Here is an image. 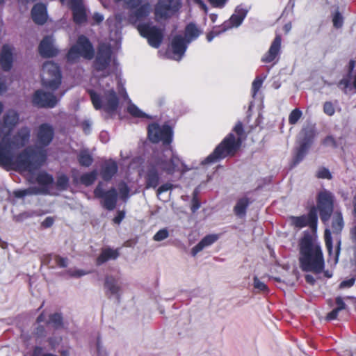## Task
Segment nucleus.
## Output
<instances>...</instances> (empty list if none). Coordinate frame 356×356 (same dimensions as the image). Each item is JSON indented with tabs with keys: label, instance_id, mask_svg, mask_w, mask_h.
<instances>
[{
	"label": "nucleus",
	"instance_id": "09e8293b",
	"mask_svg": "<svg viewBox=\"0 0 356 356\" xmlns=\"http://www.w3.org/2000/svg\"><path fill=\"white\" fill-rule=\"evenodd\" d=\"M120 197L122 200H126L129 195V189L124 184L119 185Z\"/></svg>",
	"mask_w": 356,
	"mask_h": 356
},
{
	"label": "nucleus",
	"instance_id": "cd10ccee",
	"mask_svg": "<svg viewBox=\"0 0 356 356\" xmlns=\"http://www.w3.org/2000/svg\"><path fill=\"white\" fill-rule=\"evenodd\" d=\"M118 257V252L116 250L110 248L104 249L97 258V264H102L109 259H115Z\"/></svg>",
	"mask_w": 356,
	"mask_h": 356
},
{
	"label": "nucleus",
	"instance_id": "4c0bfd02",
	"mask_svg": "<svg viewBox=\"0 0 356 356\" xmlns=\"http://www.w3.org/2000/svg\"><path fill=\"white\" fill-rule=\"evenodd\" d=\"M169 236L167 229H162L158 231L154 236L153 239L155 241H161L167 238Z\"/></svg>",
	"mask_w": 356,
	"mask_h": 356
},
{
	"label": "nucleus",
	"instance_id": "5701e85b",
	"mask_svg": "<svg viewBox=\"0 0 356 356\" xmlns=\"http://www.w3.org/2000/svg\"><path fill=\"white\" fill-rule=\"evenodd\" d=\"M33 21L39 24H44L47 19V9L44 5L38 3L34 6L31 12Z\"/></svg>",
	"mask_w": 356,
	"mask_h": 356
},
{
	"label": "nucleus",
	"instance_id": "20e7f679",
	"mask_svg": "<svg viewBox=\"0 0 356 356\" xmlns=\"http://www.w3.org/2000/svg\"><path fill=\"white\" fill-rule=\"evenodd\" d=\"M234 131L236 133L237 136H235L233 134H229L216 147L213 153L202 162L203 165L215 163L227 156H233L236 153L241 145V136L243 134L242 124L241 123L236 124Z\"/></svg>",
	"mask_w": 356,
	"mask_h": 356
},
{
	"label": "nucleus",
	"instance_id": "a211bd4d",
	"mask_svg": "<svg viewBox=\"0 0 356 356\" xmlns=\"http://www.w3.org/2000/svg\"><path fill=\"white\" fill-rule=\"evenodd\" d=\"M69 3L73 12L74 21L82 24L86 21V10L81 0H70Z\"/></svg>",
	"mask_w": 356,
	"mask_h": 356
},
{
	"label": "nucleus",
	"instance_id": "4be33fe9",
	"mask_svg": "<svg viewBox=\"0 0 356 356\" xmlns=\"http://www.w3.org/2000/svg\"><path fill=\"white\" fill-rule=\"evenodd\" d=\"M281 47V37L277 35L272 42L268 51L263 56L262 61L266 63L272 62L278 55Z\"/></svg>",
	"mask_w": 356,
	"mask_h": 356
},
{
	"label": "nucleus",
	"instance_id": "e2e57ef3",
	"mask_svg": "<svg viewBox=\"0 0 356 356\" xmlns=\"http://www.w3.org/2000/svg\"><path fill=\"white\" fill-rule=\"evenodd\" d=\"M60 337L50 338L49 339V344L51 345L52 348H56L60 343Z\"/></svg>",
	"mask_w": 356,
	"mask_h": 356
},
{
	"label": "nucleus",
	"instance_id": "052dcab7",
	"mask_svg": "<svg viewBox=\"0 0 356 356\" xmlns=\"http://www.w3.org/2000/svg\"><path fill=\"white\" fill-rule=\"evenodd\" d=\"M339 312L340 311L338 310L337 308L334 309L332 312L327 314L326 319L330 321L337 318Z\"/></svg>",
	"mask_w": 356,
	"mask_h": 356
},
{
	"label": "nucleus",
	"instance_id": "37998d69",
	"mask_svg": "<svg viewBox=\"0 0 356 356\" xmlns=\"http://www.w3.org/2000/svg\"><path fill=\"white\" fill-rule=\"evenodd\" d=\"M317 177L321 179H330L332 178V175L330 172V170L325 168H320L317 172H316Z\"/></svg>",
	"mask_w": 356,
	"mask_h": 356
},
{
	"label": "nucleus",
	"instance_id": "423d86ee",
	"mask_svg": "<svg viewBox=\"0 0 356 356\" xmlns=\"http://www.w3.org/2000/svg\"><path fill=\"white\" fill-rule=\"evenodd\" d=\"M202 33V31L194 24L191 23L186 26L185 29V38L181 36H175L171 43L172 58L179 60L184 56L187 44L195 40Z\"/></svg>",
	"mask_w": 356,
	"mask_h": 356
},
{
	"label": "nucleus",
	"instance_id": "c85d7f7f",
	"mask_svg": "<svg viewBox=\"0 0 356 356\" xmlns=\"http://www.w3.org/2000/svg\"><path fill=\"white\" fill-rule=\"evenodd\" d=\"M117 164L114 161H109L106 163L103 172L102 177L105 180L110 179L117 172Z\"/></svg>",
	"mask_w": 356,
	"mask_h": 356
},
{
	"label": "nucleus",
	"instance_id": "412c9836",
	"mask_svg": "<svg viewBox=\"0 0 356 356\" xmlns=\"http://www.w3.org/2000/svg\"><path fill=\"white\" fill-rule=\"evenodd\" d=\"M39 51L42 56L45 57H51L56 55L58 50L54 44V40L51 37L44 38L40 42Z\"/></svg>",
	"mask_w": 356,
	"mask_h": 356
},
{
	"label": "nucleus",
	"instance_id": "39448f33",
	"mask_svg": "<svg viewBox=\"0 0 356 356\" xmlns=\"http://www.w3.org/2000/svg\"><path fill=\"white\" fill-rule=\"evenodd\" d=\"M161 173L172 175L176 171L183 170V163L170 147L165 148L162 152L155 155L151 162Z\"/></svg>",
	"mask_w": 356,
	"mask_h": 356
},
{
	"label": "nucleus",
	"instance_id": "864d4df0",
	"mask_svg": "<svg viewBox=\"0 0 356 356\" xmlns=\"http://www.w3.org/2000/svg\"><path fill=\"white\" fill-rule=\"evenodd\" d=\"M33 193L31 189L19 190L14 191V195L17 197H22L25 195H29Z\"/></svg>",
	"mask_w": 356,
	"mask_h": 356
},
{
	"label": "nucleus",
	"instance_id": "dca6fc26",
	"mask_svg": "<svg viewBox=\"0 0 356 356\" xmlns=\"http://www.w3.org/2000/svg\"><path fill=\"white\" fill-rule=\"evenodd\" d=\"M95 195L98 197L104 198L103 205L106 209L113 210L115 207L117 192L115 188H112L106 193H104L100 186H98L95 190Z\"/></svg>",
	"mask_w": 356,
	"mask_h": 356
},
{
	"label": "nucleus",
	"instance_id": "3c124183",
	"mask_svg": "<svg viewBox=\"0 0 356 356\" xmlns=\"http://www.w3.org/2000/svg\"><path fill=\"white\" fill-rule=\"evenodd\" d=\"M54 259L58 266L60 267H66L67 266V259L59 256H54Z\"/></svg>",
	"mask_w": 356,
	"mask_h": 356
},
{
	"label": "nucleus",
	"instance_id": "4d7b16f0",
	"mask_svg": "<svg viewBox=\"0 0 356 356\" xmlns=\"http://www.w3.org/2000/svg\"><path fill=\"white\" fill-rule=\"evenodd\" d=\"M355 283V279L350 278L347 280H344L341 282L340 288H349L352 286Z\"/></svg>",
	"mask_w": 356,
	"mask_h": 356
},
{
	"label": "nucleus",
	"instance_id": "a878e982",
	"mask_svg": "<svg viewBox=\"0 0 356 356\" xmlns=\"http://www.w3.org/2000/svg\"><path fill=\"white\" fill-rule=\"evenodd\" d=\"M104 287L106 292L115 296H119L121 289L118 281L113 277H107L105 280Z\"/></svg>",
	"mask_w": 356,
	"mask_h": 356
},
{
	"label": "nucleus",
	"instance_id": "5fc2aeb1",
	"mask_svg": "<svg viewBox=\"0 0 356 356\" xmlns=\"http://www.w3.org/2000/svg\"><path fill=\"white\" fill-rule=\"evenodd\" d=\"M172 188V184L166 183L161 186L157 190V195H159L162 193L166 192Z\"/></svg>",
	"mask_w": 356,
	"mask_h": 356
},
{
	"label": "nucleus",
	"instance_id": "473e14b6",
	"mask_svg": "<svg viewBox=\"0 0 356 356\" xmlns=\"http://www.w3.org/2000/svg\"><path fill=\"white\" fill-rule=\"evenodd\" d=\"M97 175V171H92L91 172L84 174L81 176V181L86 186H89L96 179Z\"/></svg>",
	"mask_w": 356,
	"mask_h": 356
},
{
	"label": "nucleus",
	"instance_id": "58836bf2",
	"mask_svg": "<svg viewBox=\"0 0 356 356\" xmlns=\"http://www.w3.org/2000/svg\"><path fill=\"white\" fill-rule=\"evenodd\" d=\"M56 184L61 190L67 188L68 186V178L64 175H60L58 177Z\"/></svg>",
	"mask_w": 356,
	"mask_h": 356
},
{
	"label": "nucleus",
	"instance_id": "e433bc0d",
	"mask_svg": "<svg viewBox=\"0 0 356 356\" xmlns=\"http://www.w3.org/2000/svg\"><path fill=\"white\" fill-rule=\"evenodd\" d=\"M67 273L70 277L75 278L81 277L89 273L88 271L83 269H70Z\"/></svg>",
	"mask_w": 356,
	"mask_h": 356
},
{
	"label": "nucleus",
	"instance_id": "f704fd0d",
	"mask_svg": "<svg viewBox=\"0 0 356 356\" xmlns=\"http://www.w3.org/2000/svg\"><path fill=\"white\" fill-rule=\"evenodd\" d=\"M302 115V113L299 109L293 110L289 116V122L291 124H295L301 118Z\"/></svg>",
	"mask_w": 356,
	"mask_h": 356
},
{
	"label": "nucleus",
	"instance_id": "9b49d317",
	"mask_svg": "<svg viewBox=\"0 0 356 356\" xmlns=\"http://www.w3.org/2000/svg\"><path fill=\"white\" fill-rule=\"evenodd\" d=\"M148 135L149 140L153 143L162 141L163 144L168 145L172 139V130L168 125L161 127L153 124L149 127Z\"/></svg>",
	"mask_w": 356,
	"mask_h": 356
},
{
	"label": "nucleus",
	"instance_id": "f03ea898",
	"mask_svg": "<svg viewBox=\"0 0 356 356\" xmlns=\"http://www.w3.org/2000/svg\"><path fill=\"white\" fill-rule=\"evenodd\" d=\"M99 84V92L89 91L93 106L108 113H115L119 106V95L127 96L126 93L111 78L100 80Z\"/></svg>",
	"mask_w": 356,
	"mask_h": 356
},
{
	"label": "nucleus",
	"instance_id": "9d476101",
	"mask_svg": "<svg viewBox=\"0 0 356 356\" xmlns=\"http://www.w3.org/2000/svg\"><path fill=\"white\" fill-rule=\"evenodd\" d=\"M140 35L146 38L148 43L153 47L157 48L163 38L162 31L149 23L140 24L138 26Z\"/></svg>",
	"mask_w": 356,
	"mask_h": 356
},
{
	"label": "nucleus",
	"instance_id": "ea45409f",
	"mask_svg": "<svg viewBox=\"0 0 356 356\" xmlns=\"http://www.w3.org/2000/svg\"><path fill=\"white\" fill-rule=\"evenodd\" d=\"M253 286L259 292H264L267 291L266 285L257 277H254Z\"/></svg>",
	"mask_w": 356,
	"mask_h": 356
},
{
	"label": "nucleus",
	"instance_id": "2f4dec72",
	"mask_svg": "<svg viewBox=\"0 0 356 356\" xmlns=\"http://www.w3.org/2000/svg\"><path fill=\"white\" fill-rule=\"evenodd\" d=\"M343 227V218L341 213H336L332 219V227L334 232H339Z\"/></svg>",
	"mask_w": 356,
	"mask_h": 356
},
{
	"label": "nucleus",
	"instance_id": "f8f14e48",
	"mask_svg": "<svg viewBox=\"0 0 356 356\" xmlns=\"http://www.w3.org/2000/svg\"><path fill=\"white\" fill-rule=\"evenodd\" d=\"M318 209L321 220L327 221L333 210V195L330 192L323 191L319 193Z\"/></svg>",
	"mask_w": 356,
	"mask_h": 356
},
{
	"label": "nucleus",
	"instance_id": "bf43d9fd",
	"mask_svg": "<svg viewBox=\"0 0 356 356\" xmlns=\"http://www.w3.org/2000/svg\"><path fill=\"white\" fill-rule=\"evenodd\" d=\"M336 305H337L336 308L339 311H341V310L346 309V304L343 302V299L341 297H337L336 298Z\"/></svg>",
	"mask_w": 356,
	"mask_h": 356
},
{
	"label": "nucleus",
	"instance_id": "7c9ffc66",
	"mask_svg": "<svg viewBox=\"0 0 356 356\" xmlns=\"http://www.w3.org/2000/svg\"><path fill=\"white\" fill-rule=\"evenodd\" d=\"M249 201L247 198L240 199L234 207V211L236 216L243 217L245 213V210L248 206Z\"/></svg>",
	"mask_w": 356,
	"mask_h": 356
},
{
	"label": "nucleus",
	"instance_id": "6e6d98bb",
	"mask_svg": "<svg viewBox=\"0 0 356 356\" xmlns=\"http://www.w3.org/2000/svg\"><path fill=\"white\" fill-rule=\"evenodd\" d=\"M209 2L214 7L222 8L225 6L227 0H208Z\"/></svg>",
	"mask_w": 356,
	"mask_h": 356
},
{
	"label": "nucleus",
	"instance_id": "72a5a7b5",
	"mask_svg": "<svg viewBox=\"0 0 356 356\" xmlns=\"http://www.w3.org/2000/svg\"><path fill=\"white\" fill-rule=\"evenodd\" d=\"M37 181L41 185H48L53 182V177L46 172H40L37 176Z\"/></svg>",
	"mask_w": 356,
	"mask_h": 356
},
{
	"label": "nucleus",
	"instance_id": "8fccbe9b",
	"mask_svg": "<svg viewBox=\"0 0 356 356\" xmlns=\"http://www.w3.org/2000/svg\"><path fill=\"white\" fill-rule=\"evenodd\" d=\"M333 24L337 28H340L343 24V17L339 12H337L332 19Z\"/></svg>",
	"mask_w": 356,
	"mask_h": 356
},
{
	"label": "nucleus",
	"instance_id": "a19ab883",
	"mask_svg": "<svg viewBox=\"0 0 356 356\" xmlns=\"http://www.w3.org/2000/svg\"><path fill=\"white\" fill-rule=\"evenodd\" d=\"M49 323L53 326L58 327L62 323V317L58 314H54L49 316Z\"/></svg>",
	"mask_w": 356,
	"mask_h": 356
},
{
	"label": "nucleus",
	"instance_id": "13d9d810",
	"mask_svg": "<svg viewBox=\"0 0 356 356\" xmlns=\"http://www.w3.org/2000/svg\"><path fill=\"white\" fill-rule=\"evenodd\" d=\"M54 222V218L53 217H47L42 222V226L47 228L50 227Z\"/></svg>",
	"mask_w": 356,
	"mask_h": 356
},
{
	"label": "nucleus",
	"instance_id": "6ab92c4d",
	"mask_svg": "<svg viewBox=\"0 0 356 356\" xmlns=\"http://www.w3.org/2000/svg\"><path fill=\"white\" fill-rule=\"evenodd\" d=\"M317 222V209L312 208L310 211L308 217L299 216L291 217V223L294 226L301 228L309 224L311 227H314Z\"/></svg>",
	"mask_w": 356,
	"mask_h": 356
},
{
	"label": "nucleus",
	"instance_id": "79ce46f5",
	"mask_svg": "<svg viewBox=\"0 0 356 356\" xmlns=\"http://www.w3.org/2000/svg\"><path fill=\"white\" fill-rule=\"evenodd\" d=\"M128 112L135 117H143L145 114L134 104H129L127 108Z\"/></svg>",
	"mask_w": 356,
	"mask_h": 356
},
{
	"label": "nucleus",
	"instance_id": "b1692460",
	"mask_svg": "<svg viewBox=\"0 0 356 356\" xmlns=\"http://www.w3.org/2000/svg\"><path fill=\"white\" fill-rule=\"evenodd\" d=\"M159 170L150 163L149 168L146 175V185L147 188H156L159 181Z\"/></svg>",
	"mask_w": 356,
	"mask_h": 356
},
{
	"label": "nucleus",
	"instance_id": "6e6552de",
	"mask_svg": "<svg viewBox=\"0 0 356 356\" xmlns=\"http://www.w3.org/2000/svg\"><path fill=\"white\" fill-rule=\"evenodd\" d=\"M94 56V49L85 36L79 37L77 42L69 51L67 58L70 62H75L80 57L91 59Z\"/></svg>",
	"mask_w": 356,
	"mask_h": 356
},
{
	"label": "nucleus",
	"instance_id": "49530a36",
	"mask_svg": "<svg viewBox=\"0 0 356 356\" xmlns=\"http://www.w3.org/2000/svg\"><path fill=\"white\" fill-rule=\"evenodd\" d=\"M32 356H58L55 354L47 353L40 347H35L33 352Z\"/></svg>",
	"mask_w": 356,
	"mask_h": 356
},
{
	"label": "nucleus",
	"instance_id": "393cba45",
	"mask_svg": "<svg viewBox=\"0 0 356 356\" xmlns=\"http://www.w3.org/2000/svg\"><path fill=\"white\" fill-rule=\"evenodd\" d=\"M218 236L215 234L207 235L204 237L191 250V253L195 256L198 252L202 251L205 248L212 245L218 240Z\"/></svg>",
	"mask_w": 356,
	"mask_h": 356
},
{
	"label": "nucleus",
	"instance_id": "aec40b11",
	"mask_svg": "<svg viewBox=\"0 0 356 356\" xmlns=\"http://www.w3.org/2000/svg\"><path fill=\"white\" fill-rule=\"evenodd\" d=\"M3 124L1 127V131L8 134L17 124L19 116L15 111H9L3 116Z\"/></svg>",
	"mask_w": 356,
	"mask_h": 356
},
{
	"label": "nucleus",
	"instance_id": "f257e3e1",
	"mask_svg": "<svg viewBox=\"0 0 356 356\" xmlns=\"http://www.w3.org/2000/svg\"><path fill=\"white\" fill-rule=\"evenodd\" d=\"M28 127L21 128L12 139L5 136L0 143V165L17 168L31 172L45 160L47 147L53 140L54 129L48 124H42L35 134L34 147H28L18 154L30 138Z\"/></svg>",
	"mask_w": 356,
	"mask_h": 356
},
{
	"label": "nucleus",
	"instance_id": "de8ad7c7",
	"mask_svg": "<svg viewBox=\"0 0 356 356\" xmlns=\"http://www.w3.org/2000/svg\"><path fill=\"white\" fill-rule=\"evenodd\" d=\"M323 111L328 115H332L335 112L334 105L330 102H325L323 105Z\"/></svg>",
	"mask_w": 356,
	"mask_h": 356
},
{
	"label": "nucleus",
	"instance_id": "c756f323",
	"mask_svg": "<svg viewBox=\"0 0 356 356\" xmlns=\"http://www.w3.org/2000/svg\"><path fill=\"white\" fill-rule=\"evenodd\" d=\"M151 10V6L148 2L145 1L143 3L135 12L136 20H140L147 16L150 13Z\"/></svg>",
	"mask_w": 356,
	"mask_h": 356
},
{
	"label": "nucleus",
	"instance_id": "7ed1b4c3",
	"mask_svg": "<svg viewBox=\"0 0 356 356\" xmlns=\"http://www.w3.org/2000/svg\"><path fill=\"white\" fill-rule=\"evenodd\" d=\"M300 261L302 268L305 271L318 273L324 266L323 254L316 240L310 235H305L300 243Z\"/></svg>",
	"mask_w": 356,
	"mask_h": 356
},
{
	"label": "nucleus",
	"instance_id": "c9c22d12",
	"mask_svg": "<svg viewBox=\"0 0 356 356\" xmlns=\"http://www.w3.org/2000/svg\"><path fill=\"white\" fill-rule=\"evenodd\" d=\"M79 161L81 165L84 166H88L92 163V158L90 156V154H88L87 152H82L79 155Z\"/></svg>",
	"mask_w": 356,
	"mask_h": 356
},
{
	"label": "nucleus",
	"instance_id": "0eeeda50",
	"mask_svg": "<svg viewBox=\"0 0 356 356\" xmlns=\"http://www.w3.org/2000/svg\"><path fill=\"white\" fill-rule=\"evenodd\" d=\"M42 86L51 90H56L61 83V74L56 64L52 62L44 63L41 72Z\"/></svg>",
	"mask_w": 356,
	"mask_h": 356
},
{
	"label": "nucleus",
	"instance_id": "680f3d73",
	"mask_svg": "<svg viewBox=\"0 0 356 356\" xmlns=\"http://www.w3.org/2000/svg\"><path fill=\"white\" fill-rule=\"evenodd\" d=\"M324 144H325V145L329 146V147H335L336 146L335 140H334V138L332 136L326 137L324 140Z\"/></svg>",
	"mask_w": 356,
	"mask_h": 356
},
{
	"label": "nucleus",
	"instance_id": "338daca9",
	"mask_svg": "<svg viewBox=\"0 0 356 356\" xmlns=\"http://www.w3.org/2000/svg\"><path fill=\"white\" fill-rule=\"evenodd\" d=\"M124 218V213L123 211H120L118 216L113 219L115 223L119 224L122 220Z\"/></svg>",
	"mask_w": 356,
	"mask_h": 356
},
{
	"label": "nucleus",
	"instance_id": "603ef678",
	"mask_svg": "<svg viewBox=\"0 0 356 356\" xmlns=\"http://www.w3.org/2000/svg\"><path fill=\"white\" fill-rule=\"evenodd\" d=\"M307 149V147L305 144L300 146V147L298 149V152L297 153V155H296L297 161H300L303 158Z\"/></svg>",
	"mask_w": 356,
	"mask_h": 356
},
{
	"label": "nucleus",
	"instance_id": "c03bdc74",
	"mask_svg": "<svg viewBox=\"0 0 356 356\" xmlns=\"http://www.w3.org/2000/svg\"><path fill=\"white\" fill-rule=\"evenodd\" d=\"M325 241L327 251L330 254H332V239H331V234L329 229H325Z\"/></svg>",
	"mask_w": 356,
	"mask_h": 356
},
{
	"label": "nucleus",
	"instance_id": "f3484780",
	"mask_svg": "<svg viewBox=\"0 0 356 356\" xmlns=\"http://www.w3.org/2000/svg\"><path fill=\"white\" fill-rule=\"evenodd\" d=\"M14 51L13 47L8 44L3 46L0 56V63L3 70L8 71L11 69L15 60Z\"/></svg>",
	"mask_w": 356,
	"mask_h": 356
},
{
	"label": "nucleus",
	"instance_id": "0e129e2a",
	"mask_svg": "<svg viewBox=\"0 0 356 356\" xmlns=\"http://www.w3.org/2000/svg\"><path fill=\"white\" fill-rule=\"evenodd\" d=\"M97 351L98 356H106L107 355L106 350L99 342L97 344Z\"/></svg>",
	"mask_w": 356,
	"mask_h": 356
},
{
	"label": "nucleus",
	"instance_id": "4468645a",
	"mask_svg": "<svg viewBox=\"0 0 356 356\" xmlns=\"http://www.w3.org/2000/svg\"><path fill=\"white\" fill-rule=\"evenodd\" d=\"M181 6L179 0H160L155 8L157 19L165 18Z\"/></svg>",
	"mask_w": 356,
	"mask_h": 356
},
{
	"label": "nucleus",
	"instance_id": "a18cd8bd",
	"mask_svg": "<svg viewBox=\"0 0 356 356\" xmlns=\"http://www.w3.org/2000/svg\"><path fill=\"white\" fill-rule=\"evenodd\" d=\"M263 80L257 78L252 84V96L254 97L256 95V93L259 91L260 88L262 86Z\"/></svg>",
	"mask_w": 356,
	"mask_h": 356
},
{
	"label": "nucleus",
	"instance_id": "1a4fd4ad",
	"mask_svg": "<svg viewBox=\"0 0 356 356\" xmlns=\"http://www.w3.org/2000/svg\"><path fill=\"white\" fill-rule=\"evenodd\" d=\"M111 49L108 44H101L97 56L95 67L97 76H104L110 74Z\"/></svg>",
	"mask_w": 356,
	"mask_h": 356
},
{
	"label": "nucleus",
	"instance_id": "774afa93",
	"mask_svg": "<svg viewBox=\"0 0 356 356\" xmlns=\"http://www.w3.org/2000/svg\"><path fill=\"white\" fill-rule=\"evenodd\" d=\"M44 328L42 326H38L35 330V334L37 337H41L44 336Z\"/></svg>",
	"mask_w": 356,
	"mask_h": 356
},
{
	"label": "nucleus",
	"instance_id": "bb28decb",
	"mask_svg": "<svg viewBox=\"0 0 356 356\" xmlns=\"http://www.w3.org/2000/svg\"><path fill=\"white\" fill-rule=\"evenodd\" d=\"M247 10L243 8H237L235 13L231 16L229 22L232 26H238L241 24L247 15Z\"/></svg>",
	"mask_w": 356,
	"mask_h": 356
},
{
	"label": "nucleus",
	"instance_id": "2eb2a0df",
	"mask_svg": "<svg viewBox=\"0 0 356 356\" xmlns=\"http://www.w3.org/2000/svg\"><path fill=\"white\" fill-rule=\"evenodd\" d=\"M355 65L354 61L350 62L348 73L338 83V87L345 93L349 92L353 88L356 89V72L353 70Z\"/></svg>",
	"mask_w": 356,
	"mask_h": 356
},
{
	"label": "nucleus",
	"instance_id": "ddd939ff",
	"mask_svg": "<svg viewBox=\"0 0 356 356\" xmlns=\"http://www.w3.org/2000/svg\"><path fill=\"white\" fill-rule=\"evenodd\" d=\"M57 102L58 99L52 92H45L43 89L36 90L32 97L33 104L40 108H52Z\"/></svg>",
	"mask_w": 356,
	"mask_h": 356
},
{
	"label": "nucleus",
	"instance_id": "69168bd1",
	"mask_svg": "<svg viewBox=\"0 0 356 356\" xmlns=\"http://www.w3.org/2000/svg\"><path fill=\"white\" fill-rule=\"evenodd\" d=\"M104 16L99 13H94V15L92 16V19L95 22V23H96V24H99L100 22H102L104 20Z\"/></svg>",
	"mask_w": 356,
	"mask_h": 356
}]
</instances>
